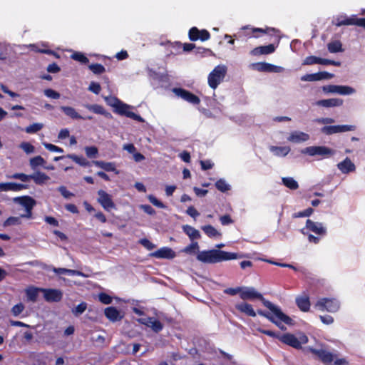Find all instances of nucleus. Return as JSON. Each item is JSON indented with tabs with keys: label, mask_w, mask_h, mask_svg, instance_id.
I'll list each match as a JSON object with an SVG mask.
<instances>
[{
	"label": "nucleus",
	"mask_w": 365,
	"mask_h": 365,
	"mask_svg": "<svg viewBox=\"0 0 365 365\" xmlns=\"http://www.w3.org/2000/svg\"><path fill=\"white\" fill-rule=\"evenodd\" d=\"M240 298L243 300L259 299L265 307L269 309L279 319L283 321L284 324L289 326L294 325V320L288 315L285 314L279 307L266 299L263 295L258 292L254 287L242 288Z\"/></svg>",
	"instance_id": "obj_1"
},
{
	"label": "nucleus",
	"mask_w": 365,
	"mask_h": 365,
	"mask_svg": "<svg viewBox=\"0 0 365 365\" xmlns=\"http://www.w3.org/2000/svg\"><path fill=\"white\" fill-rule=\"evenodd\" d=\"M238 257L237 253L215 249L201 251L196 257L198 261L206 264H215L223 261L235 259Z\"/></svg>",
	"instance_id": "obj_2"
},
{
	"label": "nucleus",
	"mask_w": 365,
	"mask_h": 365,
	"mask_svg": "<svg viewBox=\"0 0 365 365\" xmlns=\"http://www.w3.org/2000/svg\"><path fill=\"white\" fill-rule=\"evenodd\" d=\"M314 307L320 311L328 312H336L340 304L339 301L334 298L323 297L320 298L314 304Z\"/></svg>",
	"instance_id": "obj_3"
},
{
	"label": "nucleus",
	"mask_w": 365,
	"mask_h": 365,
	"mask_svg": "<svg viewBox=\"0 0 365 365\" xmlns=\"http://www.w3.org/2000/svg\"><path fill=\"white\" fill-rule=\"evenodd\" d=\"M227 73L225 66H217L208 76V84L212 89H215L222 81Z\"/></svg>",
	"instance_id": "obj_4"
},
{
	"label": "nucleus",
	"mask_w": 365,
	"mask_h": 365,
	"mask_svg": "<svg viewBox=\"0 0 365 365\" xmlns=\"http://www.w3.org/2000/svg\"><path fill=\"white\" fill-rule=\"evenodd\" d=\"M130 106L120 100L113 111L120 115L126 116L140 123H143L144 119L140 115L136 114L133 111H130Z\"/></svg>",
	"instance_id": "obj_5"
},
{
	"label": "nucleus",
	"mask_w": 365,
	"mask_h": 365,
	"mask_svg": "<svg viewBox=\"0 0 365 365\" xmlns=\"http://www.w3.org/2000/svg\"><path fill=\"white\" fill-rule=\"evenodd\" d=\"M302 153L310 156L321 155L324 158H329L335 154V150L326 146H310L306 148Z\"/></svg>",
	"instance_id": "obj_6"
},
{
	"label": "nucleus",
	"mask_w": 365,
	"mask_h": 365,
	"mask_svg": "<svg viewBox=\"0 0 365 365\" xmlns=\"http://www.w3.org/2000/svg\"><path fill=\"white\" fill-rule=\"evenodd\" d=\"M173 92L178 97L181 98L184 101L192 104L198 105L200 103V99L198 96L193 94L189 91H187L182 88H174Z\"/></svg>",
	"instance_id": "obj_7"
},
{
	"label": "nucleus",
	"mask_w": 365,
	"mask_h": 365,
	"mask_svg": "<svg viewBox=\"0 0 365 365\" xmlns=\"http://www.w3.org/2000/svg\"><path fill=\"white\" fill-rule=\"evenodd\" d=\"M98 202L105 210L110 211L112 209L115 208V205L112 200L111 195L107 193L105 190H99L98 191Z\"/></svg>",
	"instance_id": "obj_8"
},
{
	"label": "nucleus",
	"mask_w": 365,
	"mask_h": 365,
	"mask_svg": "<svg viewBox=\"0 0 365 365\" xmlns=\"http://www.w3.org/2000/svg\"><path fill=\"white\" fill-rule=\"evenodd\" d=\"M324 92L327 93H339L340 95H350L355 92V90L348 86L328 85L322 87Z\"/></svg>",
	"instance_id": "obj_9"
},
{
	"label": "nucleus",
	"mask_w": 365,
	"mask_h": 365,
	"mask_svg": "<svg viewBox=\"0 0 365 365\" xmlns=\"http://www.w3.org/2000/svg\"><path fill=\"white\" fill-rule=\"evenodd\" d=\"M314 64H321V65H331L335 66H340L341 62L336 61L331 59L322 58L319 57H317L315 56H309L306 57L302 63V65H314Z\"/></svg>",
	"instance_id": "obj_10"
},
{
	"label": "nucleus",
	"mask_w": 365,
	"mask_h": 365,
	"mask_svg": "<svg viewBox=\"0 0 365 365\" xmlns=\"http://www.w3.org/2000/svg\"><path fill=\"white\" fill-rule=\"evenodd\" d=\"M306 349L317 356L319 359L325 364L331 363L334 361V355L324 349H317L309 346Z\"/></svg>",
	"instance_id": "obj_11"
},
{
	"label": "nucleus",
	"mask_w": 365,
	"mask_h": 365,
	"mask_svg": "<svg viewBox=\"0 0 365 365\" xmlns=\"http://www.w3.org/2000/svg\"><path fill=\"white\" fill-rule=\"evenodd\" d=\"M189 39L192 41L200 40L202 41H207L210 38V34L206 29L199 30L197 27H192L188 32Z\"/></svg>",
	"instance_id": "obj_12"
},
{
	"label": "nucleus",
	"mask_w": 365,
	"mask_h": 365,
	"mask_svg": "<svg viewBox=\"0 0 365 365\" xmlns=\"http://www.w3.org/2000/svg\"><path fill=\"white\" fill-rule=\"evenodd\" d=\"M41 292L43 293V297L48 302H59L63 298V293L59 289L43 288Z\"/></svg>",
	"instance_id": "obj_13"
},
{
	"label": "nucleus",
	"mask_w": 365,
	"mask_h": 365,
	"mask_svg": "<svg viewBox=\"0 0 365 365\" xmlns=\"http://www.w3.org/2000/svg\"><path fill=\"white\" fill-rule=\"evenodd\" d=\"M254 68L261 72L269 73H281L284 71V68L275 66L266 62H260L253 64Z\"/></svg>",
	"instance_id": "obj_14"
},
{
	"label": "nucleus",
	"mask_w": 365,
	"mask_h": 365,
	"mask_svg": "<svg viewBox=\"0 0 365 365\" xmlns=\"http://www.w3.org/2000/svg\"><path fill=\"white\" fill-rule=\"evenodd\" d=\"M334 74L327 71H321L315 73L305 74L301 77L302 81H317L323 79H331Z\"/></svg>",
	"instance_id": "obj_15"
},
{
	"label": "nucleus",
	"mask_w": 365,
	"mask_h": 365,
	"mask_svg": "<svg viewBox=\"0 0 365 365\" xmlns=\"http://www.w3.org/2000/svg\"><path fill=\"white\" fill-rule=\"evenodd\" d=\"M150 256L158 259H171L176 257V254L170 247H163L150 253Z\"/></svg>",
	"instance_id": "obj_16"
},
{
	"label": "nucleus",
	"mask_w": 365,
	"mask_h": 365,
	"mask_svg": "<svg viewBox=\"0 0 365 365\" xmlns=\"http://www.w3.org/2000/svg\"><path fill=\"white\" fill-rule=\"evenodd\" d=\"M138 322L148 327H150L155 332L158 333L163 329V324L158 319L148 317L147 318H141Z\"/></svg>",
	"instance_id": "obj_17"
},
{
	"label": "nucleus",
	"mask_w": 365,
	"mask_h": 365,
	"mask_svg": "<svg viewBox=\"0 0 365 365\" xmlns=\"http://www.w3.org/2000/svg\"><path fill=\"white\" fill-rule=\"evenodd\" d=\"M279 341L296 349H302L301 342L293 334L286 333L281 335Z\"/></svg>",
	"instance_id": "obj_18"
},
{
	"label": "nucleus",
	"mask_w": 365,
	"mask_h": 365,
	"mask_svg": "<svg viewBox=\"0 0 365 365\" xmlns=\"http://www.w3.org/2000/svg\"><path fill=\"white\" fill-rule=\"evenodd\" d=\"M306 228L314 232L318 235H325L327 234L326 228L320 222H315L308 219L306 221Z\"/></svg>",
	"instance_id": "obj_19"
},
{
	"label": "nucleus",
	"mask_w": 365,
	"mask_h": 365,
	"mask_svg": "<svg viewBox=\"0 0 365 365\" xmlns=\"http://www.w3.org/2000/svg\"><path fill=\"white\" fill-rule=\"evenodd\" d=\"M28 188L27 185L17 183V182H1L0 183V192L2 191H20Z\"/></svg>",
	"instance_id": "obj_20"
},
{
	"label": "nucleus",
	"mask_w": 365,
	"mask_h": 365,
	"mask_svg": "<svg viewBox=\"0 0 365 365\" xmlns=\"http://www.w3.org/2000/svg\"><path fill=\"white\" fill-rule=\"evenodd\" d=\"M257 314L267 318L269 322L277 326L281 330H286V327L282 324V320L279 319L273 313H269L262 309L257 311ZM282 322H284L282 321Z\"/></svg>",
	"instance_id": "obj_21"
},
{
	"label": "nucleus",
	"mask_w": 365,
	"mask_h": 365,
	"mask_svg": "<svg viewBox=\"0 0 365 365\" xmlns=\"http://www.w3.org/2000/svg\"><path fill=\"white\" fill-rule=\"evenodd\" d=\"M14 201L23 206L25 210L33 209L36 204V200L28 195L15 197Z\"/></svg>",
	"instance_id": "obj_22"
},
{
	"label": "nucleus",
	"mask_w": 365,
	"mask_h": 365,
	"mask_svg": "<svg viewBox=\"0 0 365 365\" xmlns=\"http://www.w3.org/2000/svg\"><path fill=\"white\" fill-rule=\"evenodd\" d=\"M338 169L344 174H347L354 172L356 170V166L354 163L346 157L343 161L337 164Z\"/></svg>",
	"instance_id": "obj_23"
},
{
	"label": "nucleus",
	"mask_w": 365,
	"mask_h": 365,
	"mask_svg": "<svg viewBox=\"0 0 365 365\" xmlns=\"http://www.w3.org/2000/svg\"><path fill=\"white\" fill-rule=\"evenodd\" d=\"M104 314L107 319L113 322L120 321L123 318L120 312L115 307H106L104 309Z\"/></svg>",
	"instance_id": "obj_24"
},
{
	"label": "nucleus",
	"mask_w": 365,
	"mask_h": 365,
	"mask_svg": "<svg viewBox=\"0 0 365 365\" xmlns=\"http://www.w3.org/2000/svg\"><path fill=\"white\" fill-rule=\"evenodd\" d=\"M60 109L66 115L72 119L75 120H91L93 118L91 116L83 117L80 114H78L76 110L71 107V106H61Z\"/></svg>",
	"instance_id": "obj_25"
},
{
	"label": "nucleus",
	"mask_w": 365,
	"mask_h": 365,
	"mask_svg": "<svg viewBox=\"0 0 365 365\" xmlns=\"http://www.w3.org/2000/svg\"><path fill=\"white\" fill-rule=\"evenodd\" d=\"M296 304L298 308L304 312H307L310 309V300L307 294L299 296L296 298Z\"/></svg>",
	"instance_id": "obj_26"
},
{
	"label": "nucleus",
	"mask_w": 365,
	"mask_h": 365,
	"mask_svg": "<svg viewBox=\"0 0 365 365\" xmlns=\"http://www.w3.org/2000/svg\"><path fill=\"white\" fill-rule=\"evenodd\" d=\"M343 100L341 98H329L318 101L316 104L319 106L330 108L338 107L343 104Z\"/></svg>",
	"instance_id": "obj_27"
},
{
	"label": "nucleus",
	"mask_w": 365,
	"mask_h": 365,
	"mask_svg": "<svg viewBox=\"0 0 365 365\" xmlns=\"http://www.w3.org/2000/svg\"><path fill=\"white\" fill-rule=\"evenodd\" d=\"M309 138V135L301 131H294L292 132L287 140L292 143H302L308 140Z\"/></svg>",
	"instance_id": "obj_28"
},
{
	"label": "nucleus",
	"mask_w": 365,
	"mask_h": 365,
	"mask_svg": "<svg viewBox=\"0 0 365 365\" xmlns=\"http://www.w3.org/2000/svg\"><path fill=\"white\" fill-rule=\"evenodd\" d=\"M93 163L100 168L104 170L106 172H115V174H118L119 171L116 169L115 165L114 163L112 162H104L101 160H96L93 161Z\"/></svg>",
	"instance_id": "obj_29"
},
{
	"label": "nucleus",
	"mask_w": 365,
	"mask_h": 365,
	"mask_svg": "<svg viewBox=\"0 0 365 365\" xmlns=\"http://www.w3.org/2000/svg\"><path fill=\"white\" fill-rule=\"evenodd\" d=\"M235 308L237 310L242 313H245L249 317H256V312L253 309L251 304L246 303V302H242L240 304H237L235 305Z\"/></svg>",
	"instance_id": "obj_30"
},
{
	"label": "nucleus",
	"mask_w": 365,
	"mask_h": 365,
	"mask_svg": "<svg viewBox=\"0 0 365 365\" xmlns=\"http://www.w3.org/2000/svg\"><path fill=\"white\" fill-rule=\"evenodd\" d=\"M275 51V47L273 44H269L267 46H262L255 48L251 53L254 56H259L263 54H270Z\"/></svg>",
	"instance_id": "obj_31"
},
{
	"label": "nucleus",
	"mask_w": 365,
	"mask_h": 365,
	"mask_svg": "<svg viewBox=\"0 0 365 365\" xmlns=\"http://www.w3.org/2000/svg\"><path fill=\"white\" fill-rule=\"evenodd\" d=\"M85 107L89 110L90 111L96 113V114H101L104 115L106 118H110L111 114L106 111L105 108L98 104H86Z\"/></svg>",
	"instance_id": "obj_32"
},
{
	"label": "nucleus",
	"mask_w": 365,
	"mask_h": 365,
	"mask_svg": "<svg viewBox=\"0 0 365 365\" xmlns=\"http://www.w3.org/2000/svg\"><path fill=\"white\" fill-rule=\"evenodd\" d=\"M183 232L189 237L190 240L200 239L201 235L200 232L193 227L185 225L182 226Z\"/></svg>",
	"instance_id": "obj_33"
},
{
	"label": "nucleus",
	"mask_w": 365,
	"mask_h": 365,
	"mask_svg": "<svg viewBox=\"0 0 365 365\" xmlns=\"http://www.w3.org/2000/svg\"><path fill=\"white\" fill-rule=\"evenodd\" d=\"M43 288L31 287L26 290V297L29 301L36 302L38 299L39 292Z\"/></svg>",
	"instance_id": "obj_34"
},
{
	"label": "nucleus",
	"mask_w": 365,
	"mask_h": 365,
	"mask_svg": "<svg viewBox=\"0 0 365 365\" xmlns=\"http://www.w3.org/2000/svg\"><path fill=\"white\" fill-rule=\"evenodd\" d=\"M29 177L30 180L32 179L36 185H43L46 180H49V177L46 173L40 171L29 175Z\"/></svg>",
	"instance_id": "obj_35"
},
{
	"label": "nucleus",
	"mask_w": 365,
	"mask_h": 365,
	"mask_svg": "<svg viewBox=\"0 0 365 365\" xmlns=\"http://www.w3.org/2000/svg\"><path fill=\"white\" fill-rule=\"evenodd\" d=\"M201 229L209 237H218L221 236V233L211 225L202 226Z\"/></svg>",
	"instance_id": "obj_36"
},
{
	"label": "nucleus",
	"mask_w": 365,
	"mask_h": 365,
	"mask_svg": "<svg viewBox=\"0 0 365 365\" xmlns=\"http://www.w3.org/2000/svg\"><path fill=\"white\" fill-rule=\"evenodd\" d=\"M270 150L277 156H286L290 151L289 146H271Z\"/></svg>",
	"instance_id": "obj_37"
},
{
	"label": "nucleus",
	"mask_w": 365,
	"mask_h": 365,
	"mask_svg": "<svg viewBox=\"0 0 365 365\" xmlns=\"http://www.w3.org/2000/svg\"><path fill=\"white\" fill-rule=\"evenodd\" d=\"M172 46L176 48L177 52H178V51L181 49H182V51L188 52L195 48V45L194 43H185L184 44H182L180 42H175L172 45Z\"/></svg>",
	"instance_id": "obj_38"
},
{
	"label": "nucleus",
	"mask_w": 365,
	"mask_h": 365,
	"mask_svg": "<svg viewBox=\"0 0 365 365\" xmlns=\"http://www.w3.org/2000/svg\"><path fill=\"white\" fill-rule=\"evenodd\" d=\"M282 180L283 185L290 190H295L299 188L298 182L293 178L284 177Z\"/></svg>",
	"instance_id": "obj_39"
},
{
	"label": "nucleus",
	"mask_w": 365,
	"mask_h": 365,
	"mask_svg": "<svg viewBox=\"0 0 365 365\" xmlns=\"http://www.w3.org/2000/svg\"><path fill=\"white\" fill-rule=\"evenodd\" d=\"M354 15L350 17L346 16H341L336 19V26H348L353 25Z\"/></svg>",
	"instance_id": "obj_40"
},
{
	"label": "nucleus",
	"mask_w": 365,
	"mask_h": 365,
	"mask_svg": "<svg viewBox=\"0 0 365 365\" xmlns=\"http://www.w3.org/2000/svg\"><path fill=\"white\" fill-rule=\"evenodd\" d=\"M328 51L330 53H338L343 51L342 44L339 41H334L327 44Z\"/></svg>",
	"instance_id": "obj_41"
},
{
	"label": "nucleus",
	"mask_w": 365,
	"mask_h": 365,
	"mask_svg": "<svg viewBox=\"0 0 365 365\" xmlns=\"http://www.w3.org/2000/svg\"><path fill=\"white\" fill-rule=\"evenodd\" d=\"M66 157L72 159L75 163L81 166L86 167L90 165V163L83 156H78L75 154H68Z\"/></svg>",
	"instance_id": "obj_42"
},
{
	"label": "nucleus",
	"mask_w": 365,
	"mask_h": 365,
	"mask_svg": "<svg viewBox=\"0 0 365 365\" xmlns=\"http://www.w3.org/2000/svg\"><path fill=\"white\" fill-rule=\"evenodd\" d=\"M199 245L197 242H192L189 245L184 247L182 250V252H185L188 255H194L198 251Z\"/></svg>",
	"instance_id": "obj_43"
},
{
	"label": "nucleus",
	"mask_w": 365,
	"mask_h": 365,
	"mask_svg": "<svg viewBox=\"0 0 365 365\" xmlns=\"http://www.w3.org/2000/svg\"><path fill=\"white\" fill-rule=\"evenodd\" d=\"M46 163L45 160L40 155L30 159V165L32 169H36L38 166H43Z\"/></svg>",
	"instance_id": "obj_44"
},
{
	"label": "nucleus",
	"mask_w": 365,
	"mask_h": 365,
	"mask_svg": "<svg viewBox=\"0 0 365 365\" xmlns=\"http://www.w3.org/2000/svg\"><path fill=\"white\" fill-rule=\"evenodd\" d=\"M71 57L72 59L78 61L83 64H87L89 62V59L88 58V57L81 52H74Z\"/></svg>",
	"instance_id": "obj_45"
},
{
	"label": "nucleus",
	"mask_w": 365,
	"mask_h": 365,
	"mask_svg": "<svg viewBox=\"0 0 365 365\" xmlns=\"http://www.w3.org/2000/svg\"><path fill=\"white\" fill-rule=\"evenodd\" d=\"M88 68L96 75H100L106 71L105 67L101 63H92L88 66Z\"/></svg>",
	"instance_id": "obj_46"
},
{
	"label": "nucleus",
	"mask_w": 365,
	"mask_h": 365,
	"mask_svg": "<svg viewBox=\"0 0 365 365\" xmlns=\"http://www.w3.org/2000/svg\"><path fill=\"white\" fill-rule=\"evenodd\" d=\"M321 131L322 133L326 135H332L334 133H339V125H325L322 128Z\"/></svg>",
	"instance_id": "obj_47"
},
{
	"label": "nucleus",
	"mask_w": 365,
	"mask_h": 365,
	"mask_svg": "<svg viewBox=\"0 0 365 365\" xmlns=\"http://www.w3.org/2000/svg\"><path fill=\"white\" fill-rule=\"evenodd\" d=\"M21 216L20 217H9L3 223L4 227H9L11 225H21Z\"/></svg>",
	"instance_id": "obj_48"
},
{
	"label": "nucleus",
	"mask_w": 365,
	"mask_h": 365,
	"mask_svg": "<svg viewBox=\"0 0 365 365\" xmlns=\"http://www.w3.org/2000/svg\"><path fill=\"white\" fill-rule=\"evenodd\" d=\"M216 188L222 192H225L230 189V186L223 179H220L215 182Z\"/></svg>",
	"instance_id": "obj_49"
},
{
	"label": "nucleus",
	"mask_w": 365,
	"mask_h": 365,
	"mask_svg": "<svg viewBox=\"0 0 365 365\" xmlns=\"http://www.w3.org/2000/svg\"><path fill=\"white\" fill-rule=\"evenodd\" d=\"M43 125L42 123H33V124L27 126L25 128V131L27 133H36L38 131L41 130L43 128Z\"/></svg>",
	"instance_id": "obj_50"
},
{
	"label": "nucleus",
	"mask_w": 365,
	"mask_h": 365,
	"mask_svg": "<svg viewBox=\"0 0 365 365\" xmlns=\"http://www.w3.org/2000/svg\"><path fill=\"white\" fill-rule=\"evenodd\" d=\"M314 212V210L312 207H309L303 211L294 212L292 215L293 218H299V217H309Z\"/></svg>",
	"instance_id": "obj_51"
},
{
	"label": "nucleus",
	"mask_w": 365,
	"mask_h": 365,
	"mask_svg": "<svg viewBox=\"0 0 365 365\" xmlns=\"http://www.w3.org/2000/svg\"><path fill=\"white\" fill-rule=\"evenodd\" d=\"M53 271L58 274L74 275L76 273H79L78 272H76L75 270L69 269H66V268H56V267H54L53 269Z\"/></svg>",
	"instance_id": "obj_52"
},
{
	"label": "nucleus",
	"mask_w": 365,
	"mask_h": 365,
	"mask_svg": "<svg viewBox=\"0 0 365 365\" xmlns=\"http://www.w3.org/2000/svg\"><path fill=\"white\" fill-rule=\"evenodd\" d=\"M98 299L103 304H110L113 301L112 297L105 292H101L98 294Z\"/></svg>",
	"instance_id": "obj_53"
},
{
	"label": "nucleus",
	"mask_w": 365,
	"mask_h": 365,
	"mask_svg": "<svg viewBox=\"0 0 365 365\" xmlns=\"http://www.w3.org/2000/svg\"><path fill=\"white\" fill-rule=\"evenodd\" d=\"M148 199L150 201V202H151L154 206H155L158 208H165L166 207V205L163 202L160 201L158 199L156 198V197H155L153 195H149L148 196Z\"/></svg>",
	"instance_id": "obj_54"
},
{
	"label": "nucleus",
	"mask_w": 365,
	"mask_h": 365,
	"mask_svg": "<svg viewBox=\"0 0 365 365\" xmlns=\"http://www.w3.org/2000/svg\"><path fill=\"white\" fill-rule=\"evenodd\" d=\"M86 154L88 158H96L98 150L96 146H87L85 148Z\"/></svg>",
	"instance_id": "obj_55"
},
{
	"label": "nucleus",
	"mask_w": 365,
	"mask_h": 365,
	"mask_svg": "<svg viewBox=\"0 0 365 365\" xmlns=\"http://www.w3.org/2000/svg\"><path fill=\"white\" fill-rule=\"evenodd\" d=\"M19 147L27 154L34 153L35 150L34 146L28 142L21 143Z\"/></svg>",
	"instance_id": "obj_56"
},
{
	"label": "nucleus",
	"mask_w": 365,
	"mask_h": 365,
	"mask_svg": "<svg viewBox=\"0 0 365 365\" xmlns=\"http://www.w3.org/2000/svg\"><path fill=\"white\" fill-rule=\"evenodd\" d=\"M58 190L60 192V193L61 194V195L66 198V199H69L71 198V197H73L74 196V194L70 191H68L66 188V187L63 186V185H61L60 187H58Z\"/></svg>",
	"instance_id": "obj_57"
},
{
	"label": "nucleus",
	"mask_w": 365,
	"mask_h": 365,
	"mask_svg": "<svg viewBox=\"0 0 365 365\" xmlns=\"http://www.w3.org/2000/svg\"><path fill=\"white\" fill-rule=\"evenodd\" d=\"M44 94L48 98L53 99H58L60 98V93L51 88L45 89Z\"/></svg>",
	"instance_id": "obj_58"
},
{
	"label": "nucleus",
	"mask_w": 365,
	"mask_h": 365,
	"mask_svg": "<svg viewBox=\"0 0 365 365\" xmlns=\"http://www.w3.org/2000/svg\"><path fill=\"white\" fill-rule=\"evenodd\" d=\"M139 243L141 245H143L145 248H146L148 250H152L155 247V245L147 238L140 239L139 240Z\"/></svg>",
	"instance_id": "obj_59"
},
{
	"label": "nucleus",
	"mask_w": 365,
	"mask_h": 365,
	"mask_svg": "<svg viewBox=\"0 0 365 365\" xmlns=\"http://www.w3.org/2000/svg\"><path fill=\"white\" fill-rule=\"evenodd\" d=\"M44 147L51 152L63 153V149L51 143H43Z\"/></svg>",
	"instance_id": "obj_60"
},
{
	"label": "nucleus",
	"mask_w": 365,
	"mask_h": 365,
	"mask_svg": "<svg viewBox=\"0 0 365 365\" xmlns=\"http://www.w3.org/2000/svg\"><path fill=\"white\" fill-rule=\"evenodd\" d=\"M105 101L108 106L115 108L118 103H119L120 99L115 96H108L105 98Z\"/></svg>",
	"instance_id": "obj_61"
},
{
	"label": "nucleus",
	"mask_w": 365,
	"mask_h": 365,
	"mask_svg": "<svg viewBox=\"0 0 365 365\" xmlns=\"http://www.w3.org/2000/svg\"><path fill=\"white\" fill-rule=\"evenodd\" d=\"M24 309V305L22 303H19L14 305L11 309V313L14 316L19 315Z\"/></svg>",
	"instance_id": "obj_62"
},
{
	"label": "nucleus",
	"mask_w": 365,
	"mask_h": 365,
	"mask_svg": "<svg viewBox=\"0 0 365 365\" xmlns=\"http://www.w3.org/2000/svg\"><path fill=\"white\" fill-rule=\"evenodd\" d=\"M88 90L95 94H99L101 91V87L98 83L91 82L89 85Z\"/></svg>",
	"instance_id": "obj_63"
},
{
	"label": "nucleus",
	"mask_w": 365,
	"mask_h": 365,
	"mask_svg": "<svg viewBox=\"0 0 365 365\" xmlns=\"http://www.w3.org/2000/svg\"><path fill=\"white\" fill-rule=\"evenodd\" d=\"M353 25L365 29V18H357L354 15Z\"/></svg>",
	"instance_id": "obj_64"
}]
</instances>
